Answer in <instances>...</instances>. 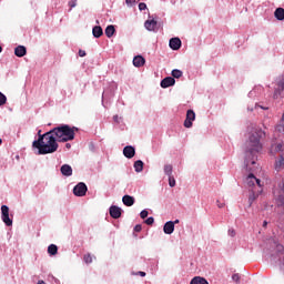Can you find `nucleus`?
<instances>
[{
    "label": "nucleus",
    "mask_w": 284,
    "mask_h": 284,
    "mask_svg": "<svg viewBox=\"0 0 284 284\" xmlns=\"http://www.w3.org/2000/svg\"><path fill=\"white\" fill-rule=\"evenodd\" d=\"M38 136H39V139H41V136H43V134H41V130L38 131Z\"/></svg>",
    "instance_id": "41"
},
{
    "label": "nucleus",
    "mask_w": 284,
    "mask_h": 284,
    "mask_svg": "<svg viewBox=\"0 0 284 284\" xmlns=\"http://www.w3.org/2000/svg\"><path fill=\"white\" fill-rule=\"evenodd\" d=\"M172 77H173V79H181V77H183V71H181L179 69H174L172 71Z\"/></svg>",
    "instance_id": "28"
},
{
    "label": "nucleus",
    "mask_w": 284,
    "mask_h": 284,
    "mask_svg": "<svg viewBox=\"0 0 284 284\" xmlns=\"http://www.w3.org/2000/svg\"><path fill=\"white\" fill-rule=\"evenodd\" d=\"M122 203H124L126 207H132V205H134V197L131 195H124L122 197Z\"/></svg>",
    "instance_id": "18"
},
{
    "label": "nucleus",
    "mask_w": 284,
    "mask_h": 284,
    "mask_svg": "<svg viewBox=\"0 0 284 284\" xmlns=\"http://www.w3.org/2000/svg\"><path fill=\"white\" fill-rule=\"evenodd\" d=\"M123 154L126 156V159H133L135 154L134 146H125L123 149Z\"/></svg>",
    "instance_id": "16"
},
{
    "label": "nucleus",
    "mask_w": 284,
    "mask_h": 284,
    "mask_svg": "<svg viewBox=\"0 0 284 284\" xmlns=\"http://www.w3.org/2000/svg\"><path fill=\"white\" fill-rule=\"evenodd\" d=\"M176 83V80L172 77L164 78L161 81V88H171V85H174Z\"/></svg>",
    "instance_id": "9"
},
{
    "label": "nucleus",
    "mask_w": 284,
    "mask_h": 284,
    "mask_svg": "<svg viewBox=\"0 0 284 284\" xmlns=\"http://www.w3.org/2000/svg\"><path fill=\"white\" fill-rule=\"evenodd\" d=\"M196 119V113L193 110H187L186 119L184 121V128H192V122Z\"/></svg>",
    "instance_id": "6"
},
{
    "label": "nucleus",
    "mask_w": 284,
    "mask_h": 284,
    "mask_svg": "<svg viewBox=\"0 0 284 284\" xmlns=\"http://www.w3.org/2000/svg\"><path fill=\"white\" fill-rule=\"evenodd\" d=\"M164 234H173L174 233V222L169 221L164 224L163 227Z\"/></svg>",
    "instance_id": "14"
},
{
    "label": "nucleus",
    "mask_w": 284,
    "mask_h": 284,
    "mask_svg": "<svg viewBox=\"0 0 284 284\" xmlns=\"http://www.w3.org/2000/svg\"><path fill=\"white\" fill-rule=\"evenodd\" d=\"M60 172L63 176H72V166L64 164L61 166Z\"/></svg>",
    "instance_id": "15"
},
{
    "label": "nucleus",
    "mask_w": 284,
    "mask_h": 284,
    "mask_svg": "<svg viewBox=\"0 0 284 284\" xmlns=\"http://www.w3.org/2000/svg\"><path fill=\"white\" fill-rule=\"evenodd\" d=\"M164 173L166 174V176H172V165L171 164L164 165Z\"/></svg>",
    "instance_id": "29"
},
{
    "label": "nucleus",
    "mask_w": 284,
    "mask_h": 284,
    "mask_svg": "<svg viewBox=\"0 0 284 284\" xmlns=\"http://www.w3.org/2000/svg\"><path fill=\"white\" fill-rule=\"evenodd\" d=\"M148 210H143L141 213H140V217L141 219H148Z\"/></svg>",
    "instance_id": "36"
},
{
    "label": "nucleus",
    "mask_w": 284,
    "mask_h": 284,
    "mask_svg": "<svg viewBox=\"0 0 284 284\" xmlns=\"http://www.w3.org/2000/svg\"><path fill=\"white\" fill-rule=\"evenodd\" d=\"M271 152H272V154L283 152V143L272 144Z\"/></svg>",
    "instance_id": "23"
},
{
    "label": "nucleus",
    "mask_w": 284,
    "mask_h": 284,
    "mask_svg": "<svg viewBox=\"0 0 284 284\" xmlns=\"http://www.w3.org/2000/svg\"><path fill=\"white\" fill-rule=\"evenodd\" d=\"M57 252H59V247H57V245H54V244L49 245V247H48V253H49L51 256L57 255Z\"/></svg>",
    "instance_id": "26"
},
{
    "label": "nucleus",
    "mask_w": 284,
    "mask_h": 284,
    "mask_svg": "<svg viewBox=\"0 0 284 284\" xmlns=\"http://www.w3.org/2000/svg\"><path fill=\"white\" fill-rule=\"evenodd\" d=\"M125 3L128 6H134V3H136V0H125Z\"/></svg>",
    "instance_id": "39"
},
{
    "label": "nucleus",
    "mask_w": 284,
    "mask_h": 284,
    "mask_svg": "<svg viewBox=\"0 0 284 284\" xmlns=\"http://www.w3.org/2000/svg\"><path fill=\"white\" fill-rule=\"evenodd\" d=\"M133 65L135 68H143V65H145V58L142 55H136L133 59Z\"/></svg>",
    "instance_id": "11"
},
{
    "label": "nucleus",
    "mask_w": 284,
    "mask_h": 284,
    "mask_svg": "<svg viewBox=\"0 0 284 284\" xmlns=\"http://www.w3.org/2000/svg\"><path fill=\"white\" fill-rule=\"evenodd\" d=\"M276 203L278 207H283L284 210V183L280 190V194L277 195Z\"/></svg>",
    "instance_id": "13"
},
{
    "label": "nucleus",
    "mask_w": 284,
    "mask_h": 284,
    "mask_svg": "<svg viewBox=\"0 0 284 284\" xmlns=\"http://www.w3.org/2000/svg\"><path fill=\"white\" fill-rule=\"evenodd\" d=\"M275 14V18L278 20V21H284V9L283 8H277L274 12Z\"/></svg>",
    "instance_id": "24"
},
{
    "label": "nucleus",
    "mask_w": 284,
    "mask_h": 284,
    "mask_svg": "<svg viewBox=\"0 0 284 284\" xmlns=\"http://www.w3.org/2000/svg\"><path fill=\"white\" fill-rule=\"evenodd\" d=\"M1 143H3V140L0 139V145H1Z\"/></svg>",
    "instance_id": "49"
},
{
    "label": "nucleus",
    "mask_w": 284,
    "mask_h": 284,
    "mask_svg": "<svg viewBox=\"0 0 284 284\" xmlns=\"http://www.w3.org/2000/svg\"><path fill=\"white\" fill-rule=\"evenodd\" d=\"M7 102H8V98L6 97V94L0 92V106L6 105Z\"/></svg>",
    "instance_id": "30"
},
{
    "label": "nucleus",
    "mask_w": 284,
    "mask_h": 284,
    "mask_svg": "<svg viewBox=\"0 0 284 284\" xmlns=\"http://www.w3.org/2000/svg\"><path fill=\"white\" fill-rule=\"evenodd\" d=\"M190 284H210L207 283V280L201 277V276H196L194 277Z\"/></svg>",
    "instance_id": "25"
},
{
    "label": "nucleus",
    "mask_w": 284,
    "mask_h": 284,
    "mask_svg": "<svg viewBox=\"0 0 284 284\" xmlns=\"http://www.w3.org/2000/svg\"><path fill=\"white\" fill-rule=\"evenodd\" d=\"M93 37H95V39H100V37H103V29L99 26L93 27Z\"/></svg>",
    "instance_id": "22"
},
{
    "label": "nucleus",
    "mask_w": 284,
    "mask_h": 284,
    "mask_svg": "<svg viewBox=\"0 0 284 284\" xmlns=\"http://www.w3.org/2000/svg\"><path fill=\"white\" fill-rule=\"evenodd\" d=\"M263 227H267V221L263 222Z\"/></svg>",
    "instance_id": "44"
},
{
    "label": "nucleus",
    "mask_w": 284,
    "mask_h": 284,
    "mask_svg": "<svg viewBox=\"0 0 284 284\" xmlns=\"http://www.w3.org/2000/svg\"><path fill=\"white\" fill-rule=\"evenodd\" d=\"M246 184L248 185V187H254V185L261 187V180H258L256 176H254V174L251 173L246 178Z\"/></svg>",
    "instance_id": "7"
},
{
    "label": "nucleus",
    "mask_w": 284,
    "mask_h": 284,
    "mask_svg": "<svg viewBox=\"0 0 284 284\" xmlns=\"http://www.w3.org/2000/svg\"><path fill=\"white\" fill-rule=\"evenodd\" d=\"M146 8H148V4H145V3H143V2H141V3L139 4V10H141V11L146 10Z\"/></svg>",
    "instance_id": "37"
},
{
    "label": "nucleus",
    "mask_w": 284,
    "mask_h": 284,
    "mask_svg": "<svg viewBox=\"0 0 284 284\" xmlns=\"http://www.w3.org/2000/svg\"><path fill=\"white\" fill-rule=\"evenodd\" d=\"M278 97H284V78L277 83V89L274 92L273 99H278Z\"/></svg>",
    "instance_id": "8"
},
{
    "label": "nucleus",
    "mask_w": 284,
    "mask_h": 284,
    "mask_svg": "<svg viewBox=\"0 0 284 284\" xmlns=\"http://www.w3.org/2000/svg\"><path fill=\"white\" fill-rule=\"evenodd\" d=\"M51 132L59 143H68V141H74V135L79 132V129L68 124H61L51 130Z\"/></svg>",
    "instance_id": "3"
},
{
    "label": "nucleus",
    "mask_w": 284,
    "mask_h": 284,
    "mask_svg": "<svg viewBox=\"0 0 284 284\" xmlns=\"http://www.w3.org/2000/svg\"><path fill=\"white\" fill-rule=\"evenodd\" d=\"M85 51H83V50H79V57H85Z\"/></svg>",
    "instance_id": "40"
},
{
    "label": "nucleus",
    "mask_w": 284,
    "mask_h": 284,
    "mask_svg": "<svg viewBox=\"0 0 284 284\" xmlns=\"http://www.w3.org/2000/svg\"><path fill=\"white\" fill-rule=\"evenodd\" d=\"M65 148H68V150H70V148H72V145H70V143H67Z\"/></svg>",
    "instance_id": "43"
},
{
    "label": "nucleus",
    "mask_w": 284,
    "mask_h": 284,
    "mask_svg": "<svg viewBox=\"0 0 284 284\" xmlns=\"http://www.w3.org/2000/svg\"><path fill=\"white\" fill-rule=\"evenodd\" d=\"M263 139H265V133L262 129H254L251 132L248 141L246 142V170H254L251 165H256V156L258 152L263 150V143H261Z\"/></svg>",
    "instance_id": "1"
},
{
    "label": "nucleus",
    "mask_w": 284,
    "mask_h": 284,
    "mask_svg": "<svg viewBox=\"0 0 284 284\" xmlns=\"http://www.w3.org/2000/svg\"><path fill=\"white\" fill-rule=\"evenodd\" d=\"M87 192H88V185H85V183L83 182L78 183L73 189V194L75 196H85Z\"/></svg>",
    "instance_id": "5"
},
{
    "label": "nucleus",
    "mask_w": 284,
    "mask_h": 284,
    "mask_svg": "<svg viewBox=\"0 0 284 284\" xmlns=\"http://www.w3.org/2000/svg\"><path fill=\"white\" fill-rule=\"evenodd\" d=\"M141 230H143V227L141 226V224H136L134 226V232H141Z\"/></svg>",
    "instance_id": "38"
},
{
    "label": "nucleus",
    "mask_w": 284,
    "mask_h": 284,
    "mask_svg": "<svg viewBox=\"0 0 284 284\" xmlns=\"http://www.w3.org/2000/svg\"><path fill=\"white\" fill-rule=\"evenodd\" d=\"M37 284H45V282L43 280H40Z\"/></svg>",
    "instance_id": "42"
},
{
    "label": "nucleus",
    "mask_w": 284,
    "mask_h": 284,
    "mask_svg": "<svg viewBox=\"0 0 284 284\" xmlns=\"http://www.w3.org/2000/svg\"><path fill=\"white\" fill-rule=\"evenodd\" d=\"M110 216L112 219H121V207L119 206H111L110 207Z\"/></svg>",
    "instance_id": "12"
},
{
    "label": "nucleus",
    "mask_w": 284,
    "mask_h": 284,
    "mask_svg": "<svg viewBox=\"0 0 284 284\" xmlns=\"http://www.w3.org/2000/svg\"><path fill=\"white\" fill-rule=\"evenodd\" d=\"M219 207H223V204H219Z\"/></svg>",
    "instance_id": "50"
},
{
    "label": "nucleus",
    "mask_w": 284,
    "mask_h": 284,
    "mask_svg": "<svg viewBox=\"0 0 284 284\" xmlns=\"http://www.w3.org/2000/svg\"><path fill=\"white\" fill-rule=\"evenodd\" d=\"M71 8H74V6H77L74 2L70 3Z\"/></svg>",
    "instance_id": "46"
},
{
    "label": "nucleus",
    "mask_w": 284,
    "mask_h": 284,
    "mask_svg": "<svg viewBox=\"0 0 284 284\" xmlns=\"http://www.w3.org/2000/svg\"><path fill=\"white\" fill-rule=\"evenodd\" d=\"M171 50H180L181 49V39L172 38L169 42Z\"/></svg>",
    "instance_id": "10"
},
{
    "label": "nucleus",
    "mask_w": 284,
    "mask_h": 284,
    "mask_svg": "<svg viewBox=\"0 0 284 284\" xmlns=\"http://www.w3.org/2000/svg\"><path fill=\"white\" fill-rule=\"evenodd\" d=\"M146 225H154V217H148L145 220Z\"/></svg>",
    "instance_id": "34"
},
{
    "label": "nucleus",
    "mask_w": 284,
    "mask_h": 284,
    "mask_svg": "<svg viewBox=\"0 0 284 284\" xmlns=\"http://www.w3.org/2000/svg\"><path fill=\"white\" fill-rule=\"evenodd\" d=\"M104 32L108 39H112V37H114V33L116 32V29H114V26L110 24L105 28Z\"/></svg>",
    "instance_id": "20"
},
{
    "label": "nucleus",
    "mask_w": 284,
    "mask_h": 284,
    "mask_svg": "<svg viewBox=\"0 0 284 284\" xmlns=\"http://www.w3.org/2000/svg\"><path fill=\"white\" fill-rule=\"evenodd\" d=\"M135 172H143V161L138 160L134 162Z\"/></svg>",
    "instance_id": "27"
},
{
    "label": "nucleus",
    "mask_w": 284,
    "mask_h": 284,
    "mask_svg": "<svg viewBox=\"0 0 284 284\" xmlns=\"http://www.w3.org/2000/svg\"><path fill=\"white\" fill-rule=\"evenodd\" d=\"M173 223H174V225L179 224V220H175Z\"/></svg>",
    "instance_id": "47"
},
{
    "label": "nucleus",
    "mask_w": 284,
    "mask_h": 284,
    "mask_svg": "<svg viewBox=\"0 0 284 284\" xmlns=\"http://www.w3.org/2000/svg\"><path fill=\"white\" fill-rule=\"evenodd\" d=\"M52 131L40 135V138L33 141L32 145L39 150V154H52L59 150V143Z\"/></svg>",
    "instance_id": "2"
},
{
    "label": "nucleus",
    "mask_w": 284,
    "mask_h": 284,
    "mask_svg": "<svg viewBox=\"0 0 284 284\" xmlns=\"http://www.w3.org/2000/svg\"><path fill=\"white\" fill-rule=\"evenodd\" d=\"M1 219L7 227L12 226V219H10V207H8V205L1 206Z\"/></svg>",
    "instance_id": "4"
},
{
    "label": "nucleus",
    "mask_w": 284,
    "mask_h": 284,
    "mask_svg": "<svg viewBox=\"0 0 284 284\" xmlns=\"http://www.w3.org/2000/svg\"><path fill=\"white\" fill-rule=\"evenodd\" d=\"M275 170L277 172H281V170H284V158L283 155H280L277 160L275 161Z\"/></svg>",
    "instance_id": "19"
},
{
    "label": "nucleus",
    "mask_w": 284,
    "mask_h": 284,
    "mask_svg": "<svg viewBox=\"0 0 284 284\" xmlns=\"http://www.w3.org/2000/svg\"><path fill=\"white\" fill-rule=\"evenodd\" d=\"M3 52V48L0 45V53Z\"/></svg>",
    "instance_id": "48"
},
{
    "label": "nucleus",
    "mask_w": 284,
    "mask_h": 284,
    "mask_svg": "<svg viewBox=\"0 0 284 284\" xmlns=\"http://www.w3.org/2000/svg\"><path fill=\"white\" fill-rule=\"evenodd\" d=\"M227 234L234 239V236H236V231L234 229H229Z\"/></svg>",
    "instance_id": "33"
},
{
    "label": "nucleus",
    "mask_w": 284,
    "mask_h": 284,
    "mask_svg": "<svg viewBox=\"0 0 284 284\" xmlns=\"http://www.w3.org/2000/svg\"><path fill=\"white\" fill-rule=\"evenodd\" d=\"M140 276H145V272H140Z\"/></svg>",
    "instance_id": "45"
},
{
    "label": "nucleus",
    "mask_w": 284,
    "mask_h": 284,
    "mask_svg": "<svg viewBox=\"0 0 284 284\" xmlns=\"http://www.w3.org/2000/svg\"><path fill=\"white\" fill-rule=\"evenodd\" d=\"M144 28L150 32L156 30V20H146L144 23Z\"/></svg>",
    "instance_id": "17"
},
{
    "label": "nucleus",
    "mask_w": 284,
    "mask_h": 284,
    "mask_svg": "<svg viewBox=\"0 0 284 284\" xmlns=\"http://www.w3.org/2000/svg\"><path fill=\"white\" fill-rule=\"evenodd\" d=\"M27 49L23 45H19L14 49L16 57H26Z\"/></svg>",
    "instance_id": "21"
},
{
    "label": "nucleus",
    "mask_w": 284,
    "mask_h": 284,
    "mask_svg": "<svg viewBox=\"0 0 284 284\" xmlns=\"http://www.w3.org/2000/svg\"><path fill=\"white\" fill-rule=\"evenodd\" d=\"M84 263L90 264L92 263V255L85 254L83 257Z\"/></svg>",
    "instance_id": "32"
},
{
    "label": "nucleus",
    "mask_w": 284,
    "mask_h": 284,
    "mask_svg": "<svg viewBox=\"0 0 284 284\" xmlns=\"http://www.w3.org/2000/svg\"><path fill=\"white\" fill-rule=\"evenodd\" d=\"M169 185L170 187H174V185H176V180L172 175L169 176Z\"/></svg>",
    "instance_id": "31"
},
{
    "label": "nucleus",
    "mask_w": 284,
    "mask_h": 284,
    "mask_svg": "<svg viewBox=\"0 0 284 284\" xmlns=\"http://www.w3.org/2000/svg\"><path fill=\"white\" fill-rule=\"evenodd\" d=\"M232 280H233L235 283H239V282L241 281V275H239V274H233Z\"/></svg>",
    "instance_id": "35"
}]
</instances>
